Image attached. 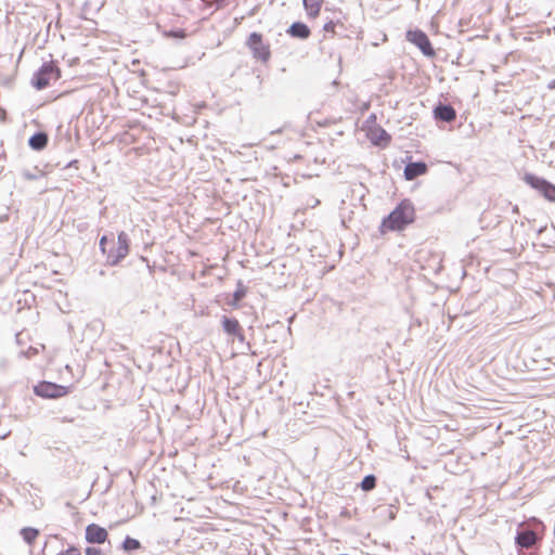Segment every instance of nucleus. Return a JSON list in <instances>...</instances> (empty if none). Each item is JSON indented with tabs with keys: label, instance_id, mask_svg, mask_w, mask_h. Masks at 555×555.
I'll list each match as a JSON object with an SVG mask.
<instances>
[{
	"label": "nucleus",
	"instance_id": "nucleus-1",
	"mask_svg": "<svg viewBox=\"0 0 555 555\" xmlns=\"http://www.w3.org/2000/svg\"><path fill=\"white\" fill-rule=\"evenodd\" d=\"M415 220V208L410 199H402L379 224L380 234L403 231Z\"/></svg>",
	"mask_w": 555,
	"mask_h": 555
},
{
	"label": "nucleus",
	"instance_id": "nucleus-2",
	"mask_svg": "<svg viewBox=\"0 0 555 555\" xmlns=\"http://www.w3.org/2000/svg\"><path fill=\"white\" fill-rule=\"evenodd\" d=\"M544 524L535 517L518 524L515 535L516 547L518 550L537 547L544 535Z\"/></svg>",
	"mask_w": 555,
	"mask_h": 555
},
{
	"label": "nucleus",
	"instance_id": "nucleus-3",
	"mask_svg": "<svg viewBox=\"0 0 555 555\" xmlns=\"http://www.w3.org/2000/svg\"><path fill=\"white\" fill-rule=\"evenodd\" d=\"M130 237L125 231H120L117 235V241L113 240V243L102 253L105 257V264L115 267L119 264L130 251Z\"/></svg>",
	"mask_w": 555,
	"mask_h": 555
},
{
	"label": "nucleus",
	"instance_id": "nucleus-4",
	"mask_svg": "<svg viewBox=\"0 0 555 555\" xmlns=\"http://www.w3.org/2000/svg\"><path fill=\"white\" fill-rule=\"evenodd\" d=\"M61 78V69L56 62H44L38 70H36L31 78V86L37 90L46 89L51 80Z\"/></svg>",
	"mask_w": 555,
	"mask_h": 555
},
{
	"label": "nucleus",
	"instance_id": "nucleus-5",
	"mask_svg": "<svg viewBox=\"0 0 555 555\" xmlns=\"http://www.w3.org/2000/svg\"><path fill=\"white\" fill-rule=\"evenodd\" d=\"M522 180L531 189L537 191L544 199L555 203V184L543 177H539L531 172H526Z\"/></svg>",
	"mask_w": 555,
	"mask_h": 555
},
{
	"label": "nucleus",
	"instance_id": "nucleus-6",
	"mask_svg": "<svg viewBox=\"0 0 555 555\" xmlns=\"http://www.w3.org/2000/svg\"><path fill=\"white\" fill-rule=\"evenodd\" d=\"M246 47L250 50L253 57L266 64L271 57L270 44L264 42L260 33L254 31L246 40Z\"/></svg>",
	"mask_w": 555,
	"mask_h": 555
},
{
	"label": "nucleus",
	"instance_id": "nucleus-7",
	"mask_svg": "<svg viewBox=\"0 0 555 555\" xmlns=\"http://www.w3.org/2000/svg\"><path fill=\"white\" fill-rule=\"evenodd\" d=\"M34 393L43 399H57L69 392V387L53 382L41 380L33 388Z\"/></svg>",
	"mask_w": 555,
	"mask_h": 555
},
{
	"label": "nucleus",
	"instance_id": "nucleus-8",
	"mask_svg": "<svg viewBox=\"0 0 555 555\" xmlns=\"http://www.w3.org/2000/svg\"><path fill=\"white\" fill-rule=\"evenodd\" d=\"M405 38L409 42H411L412 44L417 47L420 49V51L423 53V55H425L427 57L436 56V51H435L428 36L422 29L416 28L413 30H411V29L408 30L405 34Z\"/></svg>",
	"mask_w": 555,
	"mask_h": 555
},
{
	"label": "nucleus",
	"instance_id": "nucleus-9",
	"mask_svg": "<svg viewBox=\"0 0 555 555\" xmlns=\"http://www.w3.org/2000/svg\"><path fill=\"white\" fill-rule=\"evenodd\" d=\"M85 539L89 544H103L108 539V532L104 527L92 522L85 529Z\"/></svg>",
	"mask_w": 555,
	"mask_h": 555
},
{
	"label": "nucleus",
	"instance_id": "nucleus-10",
	"mask_svg": "<svg viewBox=\"0 0 555 555\" xmlns=\"http://www.w3.org/2000/svg\"><path fill=\"white\" fill-rule=\"evenodd\" d=\"M411 159L412 157H408ZM428 166L424 160H417V162H408L404 166L403 176L404 179L408 181H412L420 176H423L427 172Z\"/></svg>",
	"mask_w": 555,
	"mask_h": 555
},
{
	"label": "nucleus",
	"instance_id": "nucleus-11",
	"mask_svg": "<svg viewBox=\"0 0 555 555\" xmlns=\"http://www.w3.org/2000/svg\"><path fill=\"white\" fill-rule=\"evenodd\" d=\"M434 118L438 121L452 122L456 118V111L451 104L439 102L434 107Z\"/></svg>",
	"mask_w": 555,
	"mask_h": 555
},
{
	"label": "nucleus",
	"instance_id": "nucleus-12",
	"mask_svg": "<svg viewBox=\"0 0 555 555\" xmlns=\"http://www.w3.org/2000/svg\"><path fill=\"white\" fill-rule=\"evenodd\" d=\"M369 138L373 145L385 147L391 142V135L380 126L372 128Z\"/></svg>",
	"mask_w": 555,
	"mask_h": 555
},
{
	"label": "nucleus",
	"instance_id": "nucleus-13",
	"mask_svg": "<svg viewBox=\"0 0 555 555\" xmlns=\"http://www.w3.org/2000/svg\"><path fill=\"white\" fill-rule=\"evenodd\" d=\"M286 33L296 39L306 40L310 37L311 30L304 22H294L286 30Z\"/></svg>",
	"mask_w": 555,
	"mask_h": 555
},
{
	"label": "nucleus",
	"instance_id": "nucleus-14",
	"mask_svg": "<svg viewBox=\"0 0 555 555\" xmlns=\"http://www.w3.org/2000/svg\"><path fill=\"white\" fill-rule=\"evenodd\" d=\"M49 142L48 133L44 131H37L28 139V145L34 151H42Z\"/></svg>",
	"mask_w": 555,
	"mask_h": 555
},
{
	"label": "nucleus",
	"instance_id": "nucleus-15",
	"mask_svg": "<svg viewBox=\"0 0 555 555\" xmlns=\"http://www.w3.org/2000/svg\"><path fill=\"white\" fill-rule=\"evenodd\" d=\"M221 326L223 332L231 337H233L235 334H238V331L242 330L240 322L235 318H230L227 315H222Z\"/></svg>",
	"mask_w": 555,
	"mask_h": 555
},
{
	"label": "nucleus",
	"instance_id": "nucleus-16",
	"mask_svg": "<svg viewBox=\"0 0 555 555\" xmlns=\"http://www.w3.org/2000/svg\"><path fill=\"white\" fill-rule=\"evenodd\" d=\"M246 294L247 287L244 285L242 280H238L236 283V289L233 292L232 297L228 299L227 304L233 308H237Z\"/></svg>",
	"mask_w": 555,
	"mask_h": 555
},
{
	"label": "nucleus",
	"instance_id": "nucleus-17",
	"mask_svg": "<svg viewBox=\"0 0 555 555\" xmlns=\"http://www.w3.org/2000/svg\"><path fill=\"white\" fill-rule=\"evenodd\" d=\"M324 0H302L304 8L310 18H315L321 11Z\"/></svg>",
	"mask_w": 555,
	"mask_h": 555
},
{
	"label": "nucleus",
	"instance_id": "nucleus-18",
	"mask_svg": "<svg viewBox=\"0 0 555 555\" xmlns=\"http://www.w3.org/2000/svg\"><path fill=\"white\" fill-rule=\"evenodd\" d=\"M106 0H87L82 5V11L85 13H95L98 14L103 7L105 5Z\"/></svg>",
	"mask_w": 555,
	"mask_h": 555
},
{
	"label": "nucleus",
	"instance_id": "nucleus-19",
	"mask_svg": "<svg viewBox=\"0 0 555 555\" xmlns=\"http://www.w3.org/2000/svg\"><path fill=\"white\" fill-rule=\"evenodd\" d=\"M377 485V478L374 474H369L363 477V479L360 482V488L364 492L372 491L376 488Z\"/></svg>",
	"mask_w": 555,
	"mask_h": 555
},
{
	"label": "nucleus",
	"instance_id": "nucleus-20",
	"mask_svg": "<svg viewBox=\"0 0 555 555\" xmlns=\"http://www.w3.org/2000/svg\"><path fill=\"white\" fill-rule=\"evenodd\" d=\"M140 547H141V542L138 539H134L130 535H127L121 543V548L126 553L134 552V551L139 550Z\"/></svg>",
	"mask_w": 555,
	"mask_h": 555
},
{
	"label": "nucleus",
	"instance_id": "nucleus-21",
	"mask_svg": "<svg viewBox=\"0 0 555 555\" xmlns=\"http://www.w3.org/2000/svg\"><path fill=\"white\" fill-rule=\"evenodd\" d=\"M21 535L28 545H31L38 538L39 530L33 527H25L21 530Z\"/></svg>",
	"mask_w": 555,
	"mask_h": 555
},
{
	"label": "nucleus",
	"instance_id": "nucleus-22",
	"mask_svg": "<svg viewBox=\"0 0 555 555\" xmlns=\"http://www.w3.org/2000/svg\"><path fill=\"white\" fill-rule=\"evenodd\" d=\"M336 28H344V23L340 20H331L323 26V30L325 33H332L333 36L335 35Z\"/></svg>",
	"mask_w": 555,
	"mask_h": 555
},
{
	"label": "nucleus",
	"instance_id": "nucleus-23",
	"mask_svg": "<svg viewBox=\"0 0 555 555\" xmlns=\"http://www.w3.org/2000/svg\"><path fill=\"white\" fill-rule=\"evenodd\" d=\"M22 176L26 180H38L44 176V172L42 170H39L37 167L35 168V172H31L28 169H24L22 171Z\"/></svg>",
	"mask_w": 555,
	"mask_h": 555
},
{
	"label": "nucleus",
	"instance_id": "nucleus-24",
	"mask_svg": "<svg viewBox=\"0 0 555 555\" xmlns=\"http://www.w3.org/2000/svg\"><path fill=\"white\" fill-rule=\"evenodd\" d=\"M114 238H115V236L113 233H111L109 235H107V234L102 235L99 241L100 251L105 253V249L109 246L111 243H113Z\"/></svg>",
	"mask_w": 555,
	"mask_h": 555
},
{
	"label": "nucleus",
	"instance_id": "nucleus-25",
	"mask_svg": "<svg viewBox=\"0 0 555 555\" xmlns=\"http://www.w3.org/2000/svg\"><path fill=\"white\" fill-rule=\"evenodd\" d=\"M166 36L176 39H184L186 37V31L183 28L170 29L166 33Z\"/></svg>",
	"mask_w": 555,
	"mask_h": 555
},
{
	"label": "nucleus",
	"instance_id": "nucleus-26",
	"mask_svg": "<svg viewBox=\"0 0 555 555\" xmlns=\"http://www.w3.org/2000/svg\"><path fill=\"white\" fill-rule=\"evenodd\" d=\"M52 555H81L80 548L75 545H68L66 550L59 551L57 554Z\"/></svg>",
	"mask_w": 555,
	"mask_h": 555
},
{
	"label": "nucleus",
	"instance_id": "nucleus-27",
	"mask_svg": "<svg viewBox=\"0 0 555 555\" xmlns=\"http://www.w3.org/2000/svg\"><path fill=\"white\" fill-rule=\"evenodd\" d=\"M358 514V508L354 507L353 509H349L347 507H344L341 511H340V517H344V518H352L353 516H356Z\"/></svg>",
	"mask_w": 555,
	"mask_h": 555
},
{
	"label": "nucleus",
	"instance_id": "nucleus-28",
	"mask_svg": "<svg viewBox=\"0 0 555 555\" xmlns=\"http://www.w3.org/2000/svg\"><path fill=\"white\" fill-rule=\"evenodd\" d=\"M59 551L56 548H53L52 547V544L51 542H46L43 548H42V555H52V554H57Z\"/></svg>",
	"mask_w": 555,
	"mask_h": 555
},
{
	"label": "nucleus",
	"instance_id": "nucleus-29",
	"mask_svg": "<svg viewBox=\"0 0 555 555\" xmlns=\"http://www.w3.org/2000/svg\"><path fill=\"white\" fill-rule=\"evenodd\" d=\"M86 555H103V552L100 547L96 546H87L85 548Z\"/></svg>",
	"mask_w": 555,
	"mask_h": 555
},
{
	"label": "nucleus",
	"instance_id": "nucleus-30",
	"mask_svg": "<svg viewBox=\"0 0 555 555\" xmlns=\"http://www.w3.org/2000/svg\"><path fill=\"white\" fill-rule=\"evenodd\" d=\"M233 338H236L241 344L246 345L248 350L250 349V345L245 341V335H244L243 328L241 331H238V334H235L233 336Z\"/></svg>",
	"mask_w": 555,
	"mask_h": 555
},
{
	"label": "nucleus",
	"instance_id": "nucleus-31",
	"mask_svg": "<svg viewBox=\"0 0 555 555\" xmlns=\"http://www.w3.org/2000/svg\"><path fill=\"white\" fill-rule=\"evenodd\" d=\"M346 26L344 25V28H336V31H335V35L334 36H338V37H349L347 34H346Z\"/></svg>",
	"mask_w": 555,
	"mask_h": 555
},
{
	"label": "nucleus",
	"instance_id": "nucleus-32",
	"mask_svg": "<svg viewBox=\"0 0 555 555\" xmlns=\"http://www.w3.org/2000/svg\"><path fill=\"white\" fill-rule=\"evenodd\" d=\"M77 164H78V160L77 159H73L70 160L65 168H72V167H77Z\"/></svg>",
	"mask_w": 555,
	"mask_h": 555
},
{
	"label": "nucleus",
	"instance_id": "nucleus-33",
	"mask_svg": "<svg viewBox=\"0 0 555 555\" xmlns=\"http://www.w3.org/2000/svg\"><path fill=\"white\" fill-rule=\"evenodd\" d=\"M141 260L146 262V267L149 268L150 272H152L153 271V267L150 266L147 258L146 257H141Z\"/></svg>",
	"mask_w": 555,
	"mask_h": 555
},
{
	"label": "nucleus",
	"instance_id": "nucleus-34",
	"mask_svg": "<svg viewBox=\"0 0 555 555\" xmlns=\"http://www.w3.org/2000/svg\"><path fill=\"white\" fill-rule=\"evenodd\" d=\"M227 2V0H216V4H217V8H222L224 5V3Z\"/></svg>",
	"mask_w": 555,
	"mask_h": 555
},
{
	"label": "nucleus",
	"instance_id": "nucleus-35",
	"mask_svg": "<svg viewBox=\"0 0 555 555\" xmlns=\"http://www.w3.org/2000/svg\"><path fill=\"white\" fill-rule=\"evenodd\" d=\"M5 111L0 107V119L3 121L5 119Z\"/></svg>",
	"mask_w": 555,
	"mask_h": 555
},
{
	"label": "nucleus",
	"instance_id": "nucleus-36",
	"mask_svg": "<svg viewBox=\"0 0 555 555\" xmlns=\"http://www.w3.org/2000/svg\"><path fill=\"white\" fill-rule=\"evenodd\" d=\"M547 88H548L550 90L555 89V79H553L552 81H550V82H548Z\"/></svg>",
	"mask_w": 555,
	"mask_h": 555
},
{
	"label": "nucleus",
	"instance_id": "nucleus-37",
	"mask_svg": "<svg viewBox=\"0 0 555 555\" xmlns=\"http://www.w3.org/2000/svg\"><path fill=\"white\" fill-rule=\"evenodd\" d=\"M8 220H9V215L8 214L0 216V222H5Z\"/></svg>",
	"mask_w": 555,
	"mask_h": 555
},
{
	"label": "nucleus",
	"instance_id": "nucleus-38",
	"mask_svg": "<svg viewBox=\"0 0 555 555\" xmlns=\"http://www.w3.org/2000/svg\"><path fill=\"white\" fill-rule=\"evenodd\" d=\"M9 435H10V431H8L5 434L0 433V439H5Z\"/></svg>",
	"mask_w": 555,
	"mask_h": 555
},
{
	"label": "nucleus",
	"instance_id": "nucleus-39",
	"mask_svg": "<svg viewBox=\"0 0 555 555\" xmlns=\"http://www.w3.org/2000/svg\"><path fill=\"white\" fill-rule=\"evenodd\" d=\"M9 435H10V431H8L5 434L0 433V439H5Z\"/></svg>",
	"mask_w": 555,
	"mask_h": 555
},
{
	"label": "nucleus",
	"instance_id": "nucleus-40",
	"mask_svg": "<svg viewBox=\"0 0 555 555\" xmlns=\"http://www.w3.org/2000/svg\"><path fill=\"white\" fill-rule=\"evenodd\" d=\"M513 212H518V206H517V205H515V206L513 207Z\"/></svg>",
	"mask_w": 555,
	"mask_h": 555
},
{
	"label": "nucleus",
	"instance_id": "nucleus-41",
	"mask_svg": "<svg viewBox=\"0 0 555 555\" xmlns=\"http://www.w3.org/2000/svg\"><path fill=\"white\" fill-rule=\"evenodd\" d=\"M389 518H390V519H395V514H393V512H391V511H390V514H389Z\"/></svg>",
	"mask_w": 555,
	"mask_h": 555
},
{
	"label": "nucleus",
	"instance_id": "nucleus-42",
	"mask_svg": "<svg viewBox=\"0 0 555 555\" xmlns=\"http://www.w3.org/2000/svg\"><path fill=\"white\" fill-rule=\"evenodd\" d=\"M51 539H53V540H55V541H59L57 535H53V537H51Z\"/></svg>",
	"mask_w": 555,
	"mask_h": 555
}]
</instances>
